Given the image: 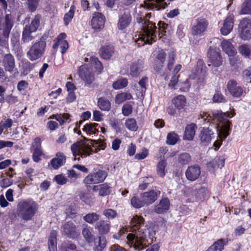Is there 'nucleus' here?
Here are the masks:
<instances>
[{"label": "nucleus", "instance_id": "1", "mask_svg": "<svg viewBox=\"0 0 251 251\" xmlns=\"http://www.w3.org/2000/svg\"><path fill=\"white\" fill-rule=\"evenodd\" d=\"M144 219L137 215L133 217L130 222L131 230L135 233H129L126 238L130 246L136 250L141 251L146 249L156 240V232L153 230L148 232L149 240L147 239V229L144 226Z\"/></svg>", "mask_w": 251, "mask_h": 251}, {"label": "nucleus", "instance_id": "2", "mask_svg": "<svg viewBox=\"0 0 251 251\" xmlns=\"http://www.w3.org/2000/svg\"><path fill=\"white\" fill-rule=\"evenodd\" d=\"M38 209L37 203L32 200H24L17 204V214L24 221L31 220Z\"/></svg>", "mask_w": 251, "mask_h": 251}, {"label": "nucleus", "instance_id": "3", "mask_svg": "<svg viewBox=\"0 0 251 251\" xmlns=\"http://www.w3.org/2000/svg\"><path fill=\"white\" fill-rule=\"evenodd\" d=\"M145 26L142 28V33L139 35V37L135 42L139 46L145 44H152L156 40V29L155 24L151 21H146Z\"/></svg>", "mask_w": 251, "mask_h": 251}, {"label": "nucleus", "instance_id": "4", "mask_svg": "<svg viewBox=\"0 0 251 251\" xmlns=\"http://www.w3.org/2000/svg\"><path fill=\"white\" fill-rule=\"evenodd\" d=\"M13 25L11 14H6L3 18L0 17V47L9 49L8 39Z\"/></svg>", "mask_w": 251, "mask_h": 251}, {"label": "nucleus", "instance_id": "5", "mask_svg": "<svg viewBox=\"0 0 251 251\" xmlns=\"http://www.w3.org/2000/svg\"><path fill=\"white\" fill-rule=\"evenodd\" d=\"M95 149H93L90 145H81L80 142H76L71 145V150L75 160H80L79 157L85 158L92 154L93 153L98 152L100 149H104L105 145L101 143Z\"/></svg>", "mask_w": 251, "mask_h": 251}, {"label": "nucleus", "instance_id": "6", "mask_svg": "<svg viewBox=\"0 0 251 251\" xmlns=\"http://www.w3.org/2000/svg\"><path fill=\"white\" fill-rule=\"evenodd\" d=\"M46 47L45 41L41 40L34 43L27 51V57L32 62L41 60L45 53Z\"/></svg>", "mask_w": 251, "mask_h": 251}, {"label": "nucleus", "instance_id": "7", "mask_svg": "<svg viewBox=\"0 0 251 251\" xmlns=\"http://www.w3.org/2000/svg\"><path fill=\"white\" fill-rule=\"evenodd\" d=\"M229 116L228 113L223 112L221 110H216L211 111V113L204 112L202 114V118L203 119L204 123H209L210 124L216 123V125H218L217 123L226 122V118Z\"/></svg>", "mask_w": 251, "mask_h": 251}, {"label": "nucleus", "instance_id": "8", "mask_svg": "<svg viewBox=\"0 0 251 251\" xmlns=\"http://www.w3.org/2000/svg\"><path fill=\"white\" fill-rule=\"evenodd\" d=\"M107 176L105 171L95 169L84 178L83 182L86 184H95L102 182Z\"/></svg>", "mask_w": 251, "mask_h": 251}, {"label": "nucleus", "instance_id": "9", "mask_svg": "<svg viewBox=\"0 0 251 251\" xmlns=\"http://www.w3.org/2000/svg\"><path fill=\"white\" fill-rule=\"evenodd\" d=\"M62 234L67 237L75 239L80 235V231L77 229L76 226L72 221H68L64 223L62 227Z\"/></svg>", "mask_w": 251, "mask_h": 251}, {"label": "nucleus", "instance_id": "10", "mask_svg": "<svg viewBox=\"0 0 251 251\" xmlns=\"http://www.w3.org/2000/svg\"><path fill=\"white\" fill-rule=\"evenodd\" d=\"M132 20V18L130 11L125 10L119 16L117 23L118 29L123 32H125L126 28L131 25Z\"/></svg>", "mask_w": 251, "mask_h": 251}, {"label": "nucleus", "instance_id": "11", "mask_svg": "<svg viewBox=\"0 0 251 251\" xmlns=\"http://www.w3.org/2000/svg\"><path fill=\"white\" fill-rule=\"evenodd\" d=\"M168 5L165 0H145L140 6L145 10L159 11L164 9Z\"/></svg>", "mask_w": 251, "mask_h": 251}, {"label": "nucleus", "instance_id": "12", "mask_svg": "<svg viewBox=\"0 0 251 251\" xmlns=\"http://www.w3.org/2000/svg\"><path fill=\"white\" fill-rule=\"evenodd\" d=\"M239 32L241 38L244 40H249L251 38V21L244 18L239 25Z\"/></svg>", "mask_w": 251, "mask_h": 251}, {"label": "nucleus", "instance_id": "13", "mask_svg": "<svg viewBox=\"0 0 251 251\" xmlns=\"http://www.w3.org/2000/svg\"><path fill=\"white\" fill-rule=\"evenodd\" d=\"M209 25L208 20L204 18H198L196 20L195 23L191 28L192 34L193 35H202L206 31Z\"/></svg>", "mask_w": 251, "mask_h": 251}, {"label": "nucleus", "instance_id": "14", "mask_svg": "<svg viewBox=\"0 0 251 251\" xmlns=\"http://www.w3.org/2000/svg\"><path fill=\"white\" fill-rule=\"evenodd\" d=\"M1 64L5 71L11 73L15 70L16 72L14 74H18V71L15 68V59L11 53H6L2 55Z\"/></svg>", "mask_w": 251, "mask_h": 251}, {"label": "nucleus", "instance_id": "15", "mask_svg": "<svg viewBox=\"0 0 251 251\" xmlns=\"http://www.w3.org/2000/svg\"><path fill=\"white\" fill-rule=\"evenodd\" d=\"M226 88L229 94L234 98H239L243 94V88L238 85L234 79H230L227 82Z\"/></svg>", "mask_w": 251, "mask_h": 251}, {"label": "nucleus", "instance_id": "16", "mask_svg": "<svg viewBox=\"0 0 251 251\" xmlns=\"http://www.w3.org/2000/svg\"><path fill=\"white\" fill-rule=\"evenodd\" d=\"M207 56L210 62L215 67H219L222 64V57L219 49L210 47L207 52Z\"/></svg>", "mask_w": 251, "mask_h": 251}, {"label": "nucleus", "instance_id": "17", "mask_svg": "<svg viewBox=\"0 0 251 251\" xmlns=\"http://www.w3.org/2000/svg\"><path fill=\"white\" fill-rule=\"evenodd\" d=\"M78 74L81 79L89 85H91L95 80L94 74L84 65L80 66Z\"/></svg>", "mask_w": 251, "mask_h": 251}, {"label": "nucleus", "instance_id": "18", "mask_svg": "<svg viewBox=\"0 0 251 251\" xmlns=\"http://www.w3.org/2000/svg\"><path fill=\"white\" fill-rule=\"evenodd\" d=\"M105 22V16L101 13L95 12L91 20L92 27L95 30L100 31L104 27Z\"/></svg>", "mask_w": 251, "mask_h": 251}, {"label": "nucleus", "instance_id": "19", "mask_svg": "<svg viewBox=\"0 0 251 251\" xmlns=\"http://www.w3.org/2000/svg\"><path fill=\"white\" fill-rule=\"evenodd\" d=\"M66 37L67 35L65 33H61L54 40V43L52 46V48L54 50L56 49L60 46L61 48V52L62 54H64L69 48L68 43L66 40H65Z\"/></svg>", "mask_w": 251, "mask_h": 251}, {"label": "nucleus", "instance_id": "20", "mask_svg": "<svg viewBox=\"0 0 251 251\" xmlns=\"http://www.w3.org/2000/svg\"><path fill=\"white\" fill-rule=\"evenodd\" d=\"M201 173V168L199 166L194 165L187 168L185 172V176L188 180L194 181L199 177Z\"/></svg>", "mask_w": 251, "mask_h": 251}, {"label": "nucleus", "instance_id": "21", "mask_svg": "<svg viewBox=\"0 0 251 251\" xmlns=\"http://www.w3.org/2000/svg\"><path fill=\"white\" fill-rule=\"evenodd\" d=\"M20 35L19 33H15L12 34L11 38L12 50L17 57H21L23 53L22 48L20 43Z\"/></svg>", "mask_w": 251, "mask_h": 251}, {"label": "nucleus", "instance_id": "22", "mask_svg": "<svg viewBox=\"0 0 251 251\" xmlns=\"http://www.w3.org/2000/svg\"><path fill=\"white\" fill-rule=\"evenodd\" d=\"M234 16L233 14H229L224 20L223 26L221 28V34L223 35H228L232 30L234 25Z\"/></svg>", "mask_w": 251, "mask_h": 251}, {"label": "nucleus", "instance_id": "23", "mask_svg": "<svg viewBox=\"0 0 251 251\" xmlns=\"http://www.w3.org/2000/svg\"><path fill=\"white\" fill-rule=\"evenodd\" d=\"M144 62L142 59H138L133 62L130 66V75L132 77H137L143 71Z\"/></svg>", "mask_w": 251, "mask_h": 251}, {"label": "nucleus", "instance_id": "24", "mask_svg": "<svg viewBox=\"0 0 251 251\" xmlns=\"http://www.w3.org/2000/svg\"><path fill=\"white\" fill-rule=\"evenodd\" d=\"M213 134L214 132L209 127H203L199 135L201 144L204 146L208 145L210 143L212 135Z\"/></svg>", "mask_w": 251, "mask_h": 251}, {"label": "nucleus", "instance_id": "25", "mask_svg": "<svg viewBox=\"0 0 251 251\" xmlns=\"http://www.w3.org/2000/svg\"><path fill=\"white\" fill-rule=\"evenodd\" d=\"M160 193V191L158 192L154 190H150L146 192L141 195V198L143 199L146 205H149L153 203L158 198V195Z\"/></svg>", "mask_w": 251, "mask_h": 251}, {"label": "nucleus", "instance_id": "26", "mask_svg": "<svg viewBox=\"0 0 251 251\" xmlns=\"http://www.w3.org/2000/svg\"><path fill=\"white\" fill-rule=\"evenodd\" d=\"M114 47L109 44L102 46L99 50L100 57L104 59H109L114 53Z\"/></svg>", "mask_w": 251, "mask_h": 251}, {"label": "nucleus", "instance_id": "27", "mask_svg": "<svg viewBox=\"0 0 251 251\" xmlns=\"http://www.w3.org/2000/svg\"><path fill=\"white\" fill-rule=\"evenodd\" d=\"M110 222L104 220L99 221L95 225V228L99 231L100 235L107 234L110 231Z\"/></svg>", "mask_w": 251, "mask_h": 251}, {"label": "nucleus", "instance_id": "28", "mask_svg": "<svg viewBox=\"0 0 251 251\" xmlns=\"http://www.w3.org/2000/svg\"><path fill=\"white\" fill-rule=\"evenodd\" d=\"M66 162V157L62 152H58L56 154V157L52 158L50 161V164L54 169H57Z\"/></svg>", "mask_w": 251, "mask_h": 251}, {"label": "nucleus", "instance_id": "29", "mask_svg": "<svg viewBox=\"0 0 251 251\" xmlns=\"http://www.w3.org/2000/svg\"><path fill=\"white\" fill-rule=\"evenodd\" d=\"M228 243V239L221 238L214 242L206 251H223Z\"/></svg>", "mask_w": 251, "mask_h": 251}, {"label": "nucleus", "instance_id": "30", "mask_svg": "<svg viewBox=\"0 0 251 251\" xmlns=\"http://www.w3.org/2000/svg\"><path fill=\"white\" fill-rule=\"evenodd\" d=\"M158 32L159 38L160 39H162V41H163L164 39H166L164 37L165 36L167 35V34H170V28L171 27L168 25V24L165 23L164 21H159L158 24Z\"/></svg>", "mask_w": 251, "mask_h": 251}, {"label": "nucleus", "instance_id": "31", "mask_svg": "<svg viewBox=\"0 0 251 251\" xmlns=\"http://www.w3.org/2000/svg\"><path fill=\"white\" fill-rule=\"evenodd\" d=\"M170 202L168 198H163L160 200L159 203L155 206L154 211L157 214L166 212L170 208Z\"/></svg>", "mask_w": 251, "mask_h": 251}, {"label": "nucleus", "instance_id": "32", "mask_svg": "<svg viewBox=\"0 0 251 251\" xmlns=\"http://www.w3.org/2000/svg\"><path fill=\"white\" fill-rule=\"evenodd\" d=\"M197 125L194 123L188 125L185 129L183 139L189 141L192 140L195 136Z\"/></svg>", "mask_w": 251, "mask_h": 251}, {"label": "nucleus", "instance_id": "33", "mask_svg": "<svg viewBox=\"0 0 251 251\" xmlns=\"http://www.w3.org/2000/svg\"><path fill=\"white\" fill-rule=\"evenodd\" d=\"M221 47L223 51L229 56H234L237 53L233 45L228 41L223 40L221 43Z\"/></svg>", "mask_w": 251, "mask_h": 251}, {"label": "nucleus", "instance_id": "34", "mask_svg": "<svg viewBox=\"0 0 251 251\" xmlns=\"http://www.w3.org/2000/svg\"><path fill=\"white\" fill-rule=\"evenodd\" d=\"M192 161V157L188 152H182L178 155L177 163L182 167L188 165Z\"/></svg>", "mask_w": 251, "mask_h": 251}, {"label": "nucleus", "instance_id": "35", "mask_svg": "<svg viewBox=\"0 0 251 251\" xmlns=\"http://www.w3.org/2000/svg\"><path fill=\"white\" fill-rule=\"evenodd\" d=\"M21 63V75H27L32 70H33L35 66V63H32L29 60L25 59L22 60Z\"/></svg>", "mask_w": 251, "mask_h": 251}, {"label": "nucleus", "instance_id": "36", "mask_svg": "<svg viewBox=\"0 0 251 251\" xmlns=\"http://www.w3.org/2000/svg\"><path fill=\"white\" fill-rule=\"evenodd\" d=\"M166 53L165 52L161 50L159 52L156 57V63L154 69L158 72L161 70L164 66V62L166 60Z\"/></svg>", "mask_w": 251, "mask_h": 251}, {"label": "nucleus", "instance_id": "37", "mask_svg": "<svg viewBox=\"0 0 251 251\" xmlns=\"http://www.w3.org/2000/svg\"><path fill=\"white\" fill-rule=\"evenodd\" d=\"M231 126H232L231 123L229 120H226L218 134L220 140H224L229 135Z\"/></svg>", "mask_w": 251, "mask_h": 251}, {"label": "nucleus", "instance_id": "38", "mask_svg": "<svg viewBox=\"0 0 251 251\" xmlns=\"http://www.w3.org/2000/svg\"><path fill=\"white\" fill-rule=\"evenodd\" d=\"M172 101L176 108L181 110L183 109L186 105V99L185 96L180 95L174 97Z\"/></svg>", "mask_w": 251, "mask_h": 251}, {"label": "nucleus", "instance_id": "39", "mask_svg": "<svg viewBox=\"0 0 251 251\" xmlns=\"http://www.w3.org/2000/svg\"><path fill=\"white\" fill-rule=\"evenodd\" d=\"M94 247L93 251H102L106 247V240L104 237L99 236L94 238Z\"/></svg>", "mask_w": 251, "mask_h": 251}, {"label": "nucleus", "instance_id": "40", "mask_svg": "<svg viewBox=\"0 0 251 251\" xmlns=\"http://www.w3.org/2000/svg\"><path fill=\"white\" fill-rule=\"evenodd\" d=\"M41 18L42 16L40 14L36 15L31 20L30 24L26 25L25 27L31 30V31L36 32L40 26Z\"/></svg>", "mask_w": 251, "mask_h": 251}, {"label": "nucleus", "instance_id": "41", "mask_svg": "<svg viewBox=\"0 0 251 251\" xmlns=\"http://www.w3.org/2000/svg\"><path fill=\"white\" fill-rule=\"evenodd\" d=\"M57 232L55 230L51 231L48 239V246L50 251H57Z\"/></svg>", "mask_w": 251, "mask_h": 251}, {"label": "nucleus", "instance_id": "42", "mask_svg": "<svg viewBox=\"0 0 251 251\" xmlns=\"http://www.w3.org/2000/svg\"><path fill=\"white\" fill-rule=\"evenodd\" d=\"M98 106L103 111H108L111 106L110 101L105 97H100L98 100Z\"/></svg>", "mask_w": 251, "mask_h": 251}, {"label": "nucleus", "instance_id": "43", "mask_svg": "<svg viewBox=\"0 0 251 251\" xmlns=\"http://www.w3.org/2000/svg\"><path fill=\"white\" fill-rule=\"evenodd\" d=\"M98 126L97 123H88L84 126L82 130L89 135L97 134L99 132V129L97 128Z\"/></svg>", "mask_w": 251, "mask_h": 251}, {"label": "nucleus", "instance_id": "44", "mask_svg": "<svg viewBox=\"0 0 251 251\" xmlns=\"http://www.w3.org/2000/svg\"><path fill=\"white\" fill-rule=\"evenodd\" d=\"M167 163L166 160L161 159L156 165V173L161 177H164L166 175L165 169L167 167Z\"/></svg>", "mask_w": 251, "mask_h": 251}, {"label": "nucleus", "instance_id": "45", "mask_svg": "<svg viewBox=\"0 0 251 251\" xmlns=\"http://www.w3.org/2000/svg\"><path fill=\"white\" fill-rule=\"evenodd\" d=\"M132 99V95L129 93L122 92L116 95L115 101L117 104H121L126 100Z\"/></svg>", "mask_w": 251, "mask_h": 251}, {"label": "nucleus", "instance_id": "46", "mask_svg": "<svg viewBox=\"0 0 251 251\" xmlns=\"http://www.w3.org/2000/svg\"><path fill=\"white\" fill-rule=\"evenodd\" d=\"M239 13L241 15H251V0H245L242 3Z\"/></svg>", "mask_w": 251, "mask_h": 251}, {"label": "nucleus", "instance_id": "47", "mask_svg": "<svg viewBox=\"0 0 251 251\" xmlns=\"http://www.w3.org/2000/svg\"><path fill=\"white\" fill-rule=\"evenodd\" d=\"M100 216L96 212L88 213L83 216V220L87 223L93 224L99 221Z\"/></svg>", "mask_w": 251, "mask_h": 251}, {"label": "nucleus", "instance_id": "48", "mask_svg": "<svg viewBox=\"0 0 251 251\" xmlns=\"http://www.w3.org/2000/svg\"><path fill=\"white\" fill-rule=\"evenodd\" d=\"M128 80L126 78L118 79L112 84V87L115 90H119L126 87L128 85Z\"/></svg>", "mask_w": 251, "mask_h": 251}, {"label": "nucleus", "instance_id": "49", "mask_svg": "<svg viewBox=\"0 0 251 251\" xmlns=\"http://www.w3.org/2000/svg\"><path fill=\"white\" fill-rule=\"evenodd\" d=\"M179 140V136L175 132L172 131L167 134L166 143L169 145H175Z\"/></svg>", "mask_w": 251, "mask_h": 251}, {"label": "nucleus", "instance_id": "50", "mask_svg": "<svg viewBox=\"0 0 251 251\" xmlns=\"http://www.w3.org/2000/svg\"><path fill=\"white\" fill-rule=\"evenodd\" d=\"M239 53L245 58H249L251 55V48L249 45L243 44L239 47Z\"/></svg>", "mask_w": 251, "mask_h": 251}, {"label": "nucleus", "instance_id": "51", "mask_svg": "<svg viewBox=\"0 0 251 251\" xmlns=\"http://www.w3.org/2000/svg\"><path fill=\"white\" fill-rule=\"evenodd\" d=\"M125 126L131 131H136L138 129L136 121L133 118L126 119L125 122Z\"/></svg>", "mask_w": 251, "mask_h": 251}, {"label": "nucleus", "instance_id": "52", "mask_svg": "<svg viewBox=\"0 0 251 251\" xmlns=\"http://www.w3.org/2000/svg\"><path fill=\"white\" fill-rule=\"evenodd\" d=\"M75 10V6L74 5H72L70 7V10L65 14L63 20L65 25H68L71 22L74 16Z\"/></svg>", "mask_w": 251, "mask_h": 251}, {"label": "nucleus", "instance_id": "53", "mask_svg": "<svg viewBox=\"0 0 251 251\" xmlns=\"http://www.w3.org/2000/svg\"><path fill=\"white\" fill-rule=\"evenodd\" d=\"M33 31L25 27L23 33L22 40L24 43H27L31 41L34 39V37L31 35V33Z\"/></svg>", "mask_w": 251, "mask_h": 251}, {"label": "nucleus", "instance_id": "54", "mask_svg": "<svg viewBox=\"0 0 251 251\" xmlns=\"http://www.w3.org/2000/svg\"><path fill=\"white\" fill-rule=\"evenodd\" d=\"M90 62L91 65L94 66L96 71L98 72V74L101 73L103 69V67L99 59L96 57H91Z\"/></svg>", "mask_w": 251, "mask_h": 251}, {"label": "nucleus", "instance_id": "55", "mask_svg": "<svg viewBox=\"0 0 251 251\" xmlns=\"http://www.w3.org/2000/svg\"><path fill=\"white\" fill-rule=\"evenodd\" d=\"M99 195L104 197L109 195L111 193V187L107 183L100 184Z\"/></svg>", "mask_w": 251, "mask_h": 251}, {"label": "nucleus", "instance_id": "56", "mask_svg": "<svg viewBox=\"0 0 251 251\" xmlns=\"http://www.w3.org/2000/svg\"><path fill=\"white\" fill-rule=\"evenodd\" d=\"M61 251H76V246L75 244L72 243V241H67L62 243Z\"/></svg>", "mask_w": 251, "mask_h": 251}, {"label": "nucleus", "instance_id": "57", "mask_svg": "<svg viewBox=\"0 0 251 251\" xmlns=\"http://www.w3.org/2000/svg\"><path fill=\"white\" fill-rule=\"evenodd\" d=\"M213 102L214 103H225L226 100L225 97L222 94L220 90H217L212 98Z\"/></svg>", "mask_w": 251, "mask_h": 251}, {"label": "nucleus", "instance_id": "58", "mask_svg": "<svg viewBox=\"0 0 251 251\" xmlns=\"http://www.w3.org/2000/svg\"><path fill=\"white\" fill-rule=\"evenodd\" d=\"M82 234L84 238L88 243L90 244L93 242L95 237L88 228L85 227L83 228Z\"/></svg>", "mask_w": 251, "mask_h": 251}, {"label": "nucleus", "instance_id": "59", "mask_svg": "<svg viewBox=\"0 0 251 251\" xmlns=\"http://www.w3.org/2000/svg\"><path fill=\"white\" fill-rule=\"evenodd\" d=\"M130 202L133 207L138 209L146 205L143 199L140 200L139 198L135 196H134L131 198Z\"/></svg>", "mask_w": 251, "mask_h": 251}, {"label": "nucleus", "instance_id": "60", "mask_svg": "<svg viewBox=\"0 0 251 251\" xmlns=\"http://www.w3.org/2000/svg\"><path fill=\"white\" fill-rule=\"evenodd\" d=\"M66 213L67 216L71 218H75L76 216L77 211L75 204H71L66 209Z\"/></svg>", "mask_w": 251, "mask_h": 251}, {"label": "nucleus", "instance_id": "61", "mask_svg": "<svg viewBox=\"0 0 251 251\" xmlns=\"http://www.w3.org/2000/svg\"><path fill=\"white\" fill-rule=\"evenodd\" d=\"M132 105L129 102H127L123 105L122 112L124 116H128L132 113Z\"/></svg>", "mask_w": 251, "mask_h": 251}, {"label": "nucleus", "instance_id": "62", "mask_svg": "<svg viewBox=\"0 0 251 251\" xmlns=\"http://www.w3.org/2000/svg\"><path fill=\"white\" fill-rule=\"evenodd\" d=\"M33 152L32 159L35 162H39L41 160V156L43 155L41 149H34L31 150Z\"/></svg>", "mask_w": 251, "mask_h": 251}, {"label": "nucleus", "instance_id": "63", "mask_svg": "<svg viewBox=\"0 0 251 251\" xmlns=\"http://www.w3.org/2000/svg\"><path fill=\"white\" fill-rule=\"evenodd\" d=\"M136 22L138 24H142L143 25L142 28L145 26V23L146 21H150L148 19H145V14L143 11H139L137 14L136 17Z\"/></svg>", "mask_w": 251, "mask_h": 251}, {"label": "nucleus", "instance_id": "64", "mask_svg": "<svg viewBox=\"0 0 251 251\" xmlns=\"http://www.w3.org/2000/svg\"><path fill=\"white\" fill-rule=\"evenodd\" d=\"M103 214L108 219H113L117 215L116 211L111 208L104 210Z\"/></svg>", "mask_w": 251, "mask_h": 251}]
</instances>
